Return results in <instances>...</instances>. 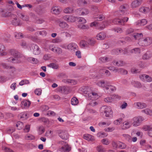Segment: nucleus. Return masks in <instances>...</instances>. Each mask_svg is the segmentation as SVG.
Returning a JSON list of instances; mask_svg holds the SVG:
<instances>
[{
  "instance_id": "obj_29",
  "label": "nucleus",
  "mask_w": 152,
  "mask_h": 152,
  "mask_svg": "<svg viewBox=\"0 0 152 152\" xmlns=\"http://www.w3.org/2000/svg\"><path fill=\"white\" fill-rule=\"evenodd\" d=\"M80 46L82 48H84L88 46V42L82 40L80 42Z\"/></svg>"
},
{
  "instance_id": "obj_10",
  "label": "nucleus",
  "mask_w": 152,
  "mask_h": 152,
  "mask_svg": "<svg viewBox=\"0 0 152 152\" xmlns=\"http://www.w3.org/2000/svg\"><path fill=\"white\" fill-rule=\"evenodd\" d=\"M142 129L145 131H148V134L149 136L152 137V127L150 126H144Z\"/></svg>"
},
{
  "instance_id": "obj_53",
  "label": "nucleus",
  "mask_w": 152,
  "mask_h": 152,
  "mask_svg": "<svg viewBox=\"0 0 152 152\" xmlns=\"http://www.w3.org/2000/svg\"><path fill=\"white\" fill-rule=\"evenodd\" d=\"M122 136L126 140L129 141L131 140V137L128 134H122Z\"/></svg>"
},
{
  "instance_id": "obj_37",
  "label": "nucleus",
  "mask_w": 152,
  "mask_h": 152,
  "mask_svg": "<svg viewBox=\"0 0 152 152\" xmlns=\"http://www.w3.org/2000/svg\"><path fill=\"white\" fill-rule=\"evenodd\" d=\"M29 81L27 80H24L21 81L19 83V84L20 86H23L26 84H28L29 83Z\"/></svg>"
},
{
  "instance_id": "obj_32",
  "label": "nucleus",
  "mask_w": 152,
  "mask_h": 152,
  "mask_svg": "<svg viewBox=\"0 0 152 152\" xmlns=\"http://www.w3.org/2000/svg\"><path fill=\"white\" fill-rule=\"evenodd\" d=\"M142 112L145 113L146 114L150 115H152V109L150 110L149 109H145L144 110H142Z\"/></svg>"
},
{
  "instance_id": "obj_42",
  "label": "nucleus",
  "mask_w": 152,
  "mask_h": 152,
  "mask_svg": "<svg viewBox=\"0 0 152 152\" xmlns=\"http://www.w3.org/2000/svg\"><path fill=\"white\" fill-rule=\"evenodd\" d=\"M48 66L55 69H57L58 67V65L53 63L50 64Z\"/></svg>"
},
{
  "instance_id": "obj_23",
  "label": "nucleus",
  "mask_w": 152,
  "mask_h": 152,
  "mask_svg": "<svg viewBox=\"0 0 152 152\" xmlns=\"http://www.w3.org/2000/svg\"><path fill=\"white\" fill-rule=\"evenodd\" d=\"M59 26L61 28L65 29H66L69 27L68 24L64 22H60L59 23Z\"/></svg>"
},
{
  "instance_id": "obj_31",
  "label": "nucleus",
  "mask_w": 152,
  "mask_h": 152,
  "mask_svg": "<svg viewBox=\"0 0 152 152\" xmlns=\"http://www.w3.org/2000/svg\"><path fill=\"white\" fill-rule=\"evenodd\" d=\"M71 104H77L79 103L78 99L76 97H73L71 100Z\"/></svg>"
},
{
  "instance_id": "obj_44",
  "label": "nucleus",
  "mask_w": 152,
  "mask_h": 152,
  "mask_svg": "<svg viewBox=\"0 0 152 152\" xmlns=\"http://www.w3.org/2000/svg\"><path fill=\"white\" fill-rule=\"evenodd\" d=\"M31 101L26 99L23 100L21 102V104H31Z\"/></svg>"
},
{
  "instance_id": "obj_11",
  "label": "nucleus",
  "mask_w": 152,
  "mask_h": 152,
  "mask_svg": "<svg viewBox=\"0 0 152 152\" xmlns=\"http://www.w3.org/2000/svg\"><path fill=\"white\" fill-rule=\"evenodd\" d=\"M0 12H3V16L5 17L13 16V15H14L13 14H12L8 10H3L2 9L0 8Z\"/></svg>"
},
{
  "instance_id": "obj_7",
  "label": "nucleus",
  "mask_w": 152,
  "mask_h": 152,
  "mask_svg": "<svg viewBox=\"0 0 152 152\" xmlns=\"http://www.w3.org/2000/svg\"><path fill=\"white\" fill-rule=\"evenodd\" d=\"M71 150V148L66 143L59 148V151L61 152H69Z\"/></svg>"
},
{
  "instance_id": "obj_62",
  "label": "nucleus",
  "mask_w": 152,
  "mask_h": 152,
  "mask_svg": "<svg viewBox=\"0 0 152 152\" xmlns=\"http://www.w3.org/2000/svg\"><path fill=\"white\" fill-rule=\"evenodd\" d=\"M66 88L65 86L61 87L60 88V91L64 93H66Z\"/></svg>"
},
{
  "instance_id": "obj_15",
  "label": "nucleus",
  "mask_w": 152,
  "mask_h": 152,
  "mask_svg": "<svg viewBox=\"0 0 152 152\" xmlns=\"http://www.w3.org/2000/svg\"><path fill=\"white\" fill-rule=\"evenodd\" d=\"M83 138L84 139L88 141H93L94 140V136L88 134H84L83 136Z\"/></svg>"
},
{
  "instance_id": "obj_12",
  "label": "nucleus",
  "mask_w": 152,
  "mask_h": 152,
  "mask_svg": "<svg viewBox=\"0 0 152 152\" xmlns=\"http://www.w3.org/2000/svg\"><path fill=\"white\" fill-rule=\"evenodd\" d=\"M59 135L62 139L66 140L68 138V133L66 131H61L60 133H59Z\"/></svg>"
},
{
  "instance_id": "obj_63",
  "label": "nucleus",
  "mask_w": 152,
  "mask_h": 152,
  "mask_svg": "<svg viewBox=\"0 0 152 152\" xmlns=\"http://www.w3.org/2000/svg\"><path fill=\"white\" fill-rule=\"evenodd\" d=\"M97 150L98 152H104L103 148L101 146H99L97 147Z\"/></svg>"
},
{
  "instance_id": "obj_43",
  "label": "nucleus",
  "mask_w": 152,
  "mask_h": 152,
  "mask_svg": "<svg viewBox=\"0 0 152 152\" xmlns=\"http://www.w3.org/2000/svg\"><path fill=\"white\" fill-rule=\"evenodd\" d=\"M106 89L107 90L109 89V91H110V90L112 91H113L114 90H116L115 86H107L106 87Z\"/></svg>"
},
{
  "instance_id": "obj_50",
  "label": "nucleus",
  "mask_w": 152,
  "mask_h": 152,
  "mask_svg": "<svg viewBox=\"0 0 152 152\" xmlns=\"http://www.w3.org/2000/svg\"><path fill=\"white\" fill-rule=\"evenodd\" d=\"M122 118L118 119L114 121V124L115 125H118L120 124V123L122 122Z\"/></svg>"
},
{
  "instance_id": "obj_28",
  "label": "nucleus",
  "mask_w": 152,
  "mask_h": 152,
  "mask_svg": "<svg viewBox=\"0 0 152 152\" xmlns=\"http://www.w3.org/2000/svg\"><path fill=\"white\" fill-rule=\"evenodd\" d=\"M35 138V137L33 135L28 134H27L25 137V139L27 140H34Z\"/></svg>"
},
{
  "instance_id": "obj_51",
  "label": "nucleus",
  "mask_w": 152,
  "mask_h": 152,
  "mask_svg": "<svg viewBox=\"0 0 152 152\" xmlns=\"http://www.w3.org/2000/svg\"><path fill=\"white\" fill-rule=\"evenodd\" d=\"M75 55L79 58H80L82 57L81 52L80 50H78L76 52Z\"/></svg>"
},
{
  "instance_id": "obj_19",
  "label": "nucleus",
  "mask_w": 152,
  "mask_h": 152,
  "mask_svg": "<svg viewBox=\"0 0 152 152\" xmlns=\"http://www.w3.org/2000/svg\"><path fill=\"white\" fill-rule=\"evenodd\" d=\"M56 47L53 44L48 45L46 46V49L48 50H50L53 52L54 51Z\"/></svg>"
},
{
  "instance_id": "obj_58",
  "label": "nucleus",
  "mask_w": 152,
  "mask_h": 152,
  "mask_svg": "<svg viewBox=\"0 0 152 152\" xmlns=\"http://www.w3.org/2000/svg\"><path fill=\"white\" fill-rule=\"evenodd\" d=\"M97 85L100 87H104V81H101L97 83Z\"/></svg>"
},
{
  "instance_id": "obj_2",
  "label": "nucleus",
  "mask_w": 152,
  "mask_h": 152,
  "mask_svg": "<svg viewBox=\"0 0 152 152\" xmlns=\"http://www.w3.org/2000/svg\"><path fill=\"white\" fill-rule=\"evenodd\" d=\"M143 118L141 116H139L134 117L133 118V122L132 124L133 126H137L140 125L141 122L144 121Z\"/></svg>"
},
{
  "instance_id": "obj_49",
  "label": "nucleus",
  "mask_w": 152,
  "mask_h": 152,
  "mask_svg": "<svg viewBox=\"0 0 152 152\" xmlns=\"http://www.w3.org/2000/svg\"><path fill=\"white\" fill-rule=\"evenodd\" d=\"M97 136L99 138L104 137V133L103 132H99L97 134Z\"/></svg>"
},
{
  "instance_id": "obj_20",
  "label": "nucleus",
  "mask_w": 152,
  "mask_h": 152,
  "mask_svg": "<svg viewBox=\"0 0 152 152\" xmlns=\"http://www.w3.org/2000/svg\"><path fill=\"white\" fill-rule=\"evenodd\" d=\"M74 11L73 7H67L64 10V13L67 14H70L72 13Z\"/></svg>"
},
{
  "instance_id": "obj_47",
  "label": "nucleus",
  "mask_w": 152,
  "mask_h": 152,
  "mask_svg": "<svg viewBox=\"0 0 152 152\" xmlns=\"http://www.w3.org/2000/svg\"><path fill=\"white\" fill-rule=\"evenodd\" d=\"M23 34L21 33H15V37L17 39H20L23 37Z\"/></svg>"
},
{
  "instance_id": "obj_57",
  "label": "nucleus",
  "mask_w": 152,
  "mask_h": 152,
  "mask_svg": "<svg viewBox=\"0 0 152 152\" xmlns=\"http://www.w3.org/2000/svg\"><path fill=\"white\" fill-rule=\"evenodd\" d=\"M146 107V105H136L135 107L138 109H142Z\"/></svg>"
},
{
  "instance_id": "obj_40",
  "label": "nucleus",
  "mask_w": 152,
  "mask_h": 152,
  "mask_svg": "<svg viewBox=\"0 0 152 152\" xmlns=\"http://www.w3.org/2000/svg\"><path fill=\"white\" fill-rule=\"evenodd\" d=\"M62 41V39L60 37H58L54 39L53 42L54 43H58L61 42Z\"/></svg>"
},
{
  "instance_id": "obj_18",
  "label": "nucleus",
  "mask_w": 152,
  "mask_h": 152,
  "mask_svg": "<svg viewBox=\"0 0 152 152\" xmlns=\"http://www.w3.org/2000/svg\"><path fill=\"white\" fill-rule=\"evenodd\" d=\"M90 26L91 27L95 26L97 28L101 30L103 29L104 28L103 27L99 26V25L98 23L96 21H94L91 23Z\"/></svg>"
},
{
  "instance_id": "obj_24",
  "label": "nucleus",
  "mask_w": 152,
  "mask_h": 152,
  "mask_svg": "<svg viewBox=\"0 0 152 152\" xmlns=\"http://www.w3.org/2000/svg\"><path fill=\"white\" fill-rule=\"evenodd\" d=\"M35 11L39 15H42L45 13V11L41 9L40 7H37L35 10Z\"/></svg>"
},
{
  "instance_id": "obj_17",
  "label": "nucleus",
  "mask_w": 152,
  "mask_h": 152,
  "mask_svg": "<svg viewBox=\"0 0 152 152\" xmlns=\"http://www.w3.org/2000/svg\"><path fill=\"white\" fill-rule=\"evenodd\" d=\"M5 50L4 46L0 44V56H3L7 54V53L5 52Z\"/></svg>"
},
{
  "instance_id": "obj_61",
  "label": "nucleus",
  "mask_w": 152,
  "mask_h": 152,
  "mask_svg": "<svg viewBox=\"0 0 152 152\" xmlns=\"http://www.w3.org/2000/svg\"><path fill=\"white\" fill-rule=\"evenodd\" d=\"M42 107V111L47 110L49 109V107L48 105H43Z\"/></svg>"
},
{
  "instance_id": "obj_13",
  "label": "nucleus",
  "mask_w": 152,
  "mask_h": 152,
  "mask_svg": "<svg viewBox=\"0 0 152 152\" xmlns=\"http://www.w3.org/2000/svg\"><path fill=\"white\" fill-rule=\"evenodd\" d=\"M131 125V123L129 121H124L121 125V128L123 129H126L129 128Z\"/></svg>"
},
{
  "instance_id": "obj_5",
  "label": "nucleus",
  "mask_w": 152,
  "mask_h": 152,
  "mask_svg": "<svg viewBox=\"0 0 152 152\" xmlns=\"http://www.w3.org/2000/svg\"><path fill=\"white\" fill-rule=\"evenodd\" d=\"M105 116L107 117V119L112 118L113 115V112L110 107H108L105 108Z\"/></svg>"
},
{
  "instance_id": "obj_41",
  "label": "nucleus",
  "mask_w": 152,
  "mask_h": 152,
  "mask_svg": "<svg viewBox=\"0 0 152 152\" xmlns=\"http://www.w3.org/2000/svg\"><path fill=\"white\" fill-rule=\"evenodd\" d=\"M30 128V126L29 125H26L25 128L23 129V130L25 132L27 133L29 132Z\"/></svg>"
},
{
  "instance_id": "obj_45",
  "label": "nucleus",
  "mask_w": 152,
  "mask_h": 152,
  "mask_svg": "<svg viewBox=\"0 0 152 152\" xmlns=\"http://www.w3.org/2000/svg\"><path fill=\"white\" fill-rule=\"evenodd\" d=\"M34 93L37 95H40L41 94L42 90L40 88L37 89L35 90Z\"/></svg>"
},
{
  "instance_id": "obj_64",
  "label": "nucleus",
  "mask_w": 152,
  "mask_h": 152,
  "mask_svg": "<svg viewBox=\"0 0 152 152\" xmlns=\"http://www.w3.org/2000/svg\"><path fill=\"white\" fill-rule=\"evenodd\" d=\"M47 115H52L54 116L56 115V113L53 111H48Z\"/></svg>"
},
{
  "instance_id": "obj_55",
  "label": "nucleus",
  "mask_w": 152,
  "mask_h": 152,
  "mask_svg": "<svg viewBox=\"0 0 152 152\" xmlns=\"http://www.w3.org/2000/svg\"><path fill=\"white\" fill-rule=\"evenodd\" d=\"M39 33L40 35H42V36H45L47 34V32L45 30L37 32V34H38Z\"/></svg>"
},
{
  "instance_id": "obj_33",
  "label": "nucleus",
  "mask_w": 152,
  "mask_h": 152,
  "mask_svg": "<svg viewBox=\"0 0 152 152\" xmlns=\"http://www.w3.org/2000/svg\"><path fill=\"white\" fill-rule=\"evenodd\" d=\"M76 19L78 20V22L79 23L82 24L85 23L86 22V20L83 18L76 17Z\"/></svg>"
},
{
  "instance_id": "obj_46",
  "label": "nucleus",
  "mask_w": 152,
  "mask_h": 152,
  "mask_svg": "<svg viewBox=\"0 0 152 152\" xmlns=\"http://www.w3.org/2000/svg\"><path fill=\"white\" fill-rule=\"evenodd\" d=\"M10 36L8 35V36H6L5 35L4 36L3 39L4 42H10Z\"/></svg>"
},
{
  "instance_id": "obj_8",
  "label": "nucleus",
  "mask_w": 152,
  "mask_h": 152,
  "mask_svg": "<svg viewBox=\"0 0 152 152\" xmlns=\"http://www.w3.org/2000/svg\"><path fill=\"white\" fill-rule=\"evenodd\" d=\"M61 12L60 8L56 6H53L52 7L50 10V12L56 15L59 14Z\"/></svg>"
},
{
  "instance_id": "obj_60",
  "label": "nucleus",
  "mask_w": 152,
  "mask_h": 152,
  "mask_svg": "<svg viewBox=\"0 0 152 152\" xmlns=\"http://www.w3.org/2000/svg\"><path fill=\"white\" fill-rule=\"evenodd\" d=\"M95 41L93 39H90L88 40V45H93L95 43Z\"/></svg>"
},
{
  "instance_id": "obj_56",
  "label": "nucleus",
  "mask_w": 152,
  "mask_h": 152,
  "mask_svg": "<svg viewBox=\"0 0 152 152\" xmlns=\"http://www.w3.org/2000/svg\"><path fill=\"white\" fill-rule=\"evenodd\" d=\"M118 142H119V141L113 142L112 143L113 146L115 148H118Z\"/></svg>"
},
{
  "instance_id": "obj_26",
  "label": "nucleus",
  "mask_w": 152,
  "mask_h": 152,
  "mask_svg": "<svg viewBox=\"0 0 152 152\" xmlns=\"http://www.w3.org/2000/svg\"><path fill=\"white\" fill-rule=\"evenodd\" d=\"M27 60L28 61L31 63L37 64L38 62V61L37 59L31 57L28 58Z\"/></svg>"
},
{
  "instance_id": "obj_34",
  "label": "nucleus",
  "mask_w": 152,
  "mask_h": 152,
  "mask_svg": "<svg viewBox=\"0 0 152 152\" xmlns=\"http://www.w3.org/2000/svg\"><path fill=\"white\" fill-rule=\"evenodd\" d=\"M54 53L58 54H61L62 53V50L61 48L56 47L54 50Z\"/></svg>"
},
{
  "instance_id": "obj_22",
  "label": "nucleus",
  "mask_w": 152,
  "mask_h": 152,
  "mask_svg": "<svg viewBox=\"0 0 152 152\" xmlns=\"http://www.w3.org/2000/svg\"><path fill=\"white\" fill-rule=\"evenodd\" d=\"M104 33L102 32L99 33L97 34L96 38L98 40H101L104 39Z\"/></svg>"
},
{
  "instance_id": "obj_25",
  "label": "nucleus",
  "mask_w": 152,
  "mask_h": 152,
  "mask_svg": "<svg viewBox=\"0 0 152 152\" xmlns=\"http://www.w3.org/2000/svg\"><path fill=\"white\" fill-rule=\"evenodd\" d=\"M19 17L23 20L27 21L29 20V18L27 15L23 14H20L19 15Z\"/></svg>"
},
{
  "instance_id": "obj_27",
  "label": "nucleus",
  "mask_w": 152,
  "mask_h": 152,
  "mask_svg": "<svg viewBox=\"0 0 152 152\" xmlns=\"http://www.w3.org/2000/svg\"><path fill=\"white\" fill-rule=\"evenodd\" d=\"M19 117L23 120L26 119L28 118L27 114L25 112L19 114Z\"/></svg>"
},
{
  "instance_id": "obj_21",
  "label": "nucleus",
  "mask_w": 152,
  "mask_h": 152,
  "mask_svg": "<svg viewBox=\"0 0 152 152\" xmlns=\"http://www.w3.org/2000/svg\"><path fill=\"white\" fill-rule=\"evenodd\" d=\"M141 3V1L136 0L133 1L131 4L132 7L134 8H136L138 7Z\"/></svg>"
},
{
  "instance_id": "obj_9",
  "label": "nucleus",
  "mask_w": 152,
  "mask_h": 152,
  "mask_svg": "<svg viewBox=\"0 0 152 152\" xmlns=\"http://www.w3.org/2000/svg\"><path fill=\"white\" fill-rule=\"evenodd\" d=\"M67 49L71 50H78V47L77 44L75 43L72 42L70 43L67 46Z\"/></svg>"
},
{
  "instance_id": "obj_6",
  "label": "nucleus",
  "mask_w": 152,
  "mask_h": 152,
  "mask_svg": "<svg viewBox=\"0 0 152 152\" xmlns=\"http://www.w3.org/2000/svg\"><path fill=\"white\" fill-rule=\"evenodd\" d=\"M63 18L68 22H74L76 20V17L72 15H66L63 17Z\"/></svg>"
},
{
  "instance_id": "obj_38",
  "label": "nucleus",
  "mask_w": 152,
  "mask_h": 152,
  "mask_svg": "<svg viewBox=\"0 0 152 152\" xmlns=\"http://www.w3.org/2000/svg\"><path fill=\"white\" fill-rule=\"evenodd\" d=\"M118 143H119L118 148L123 149L125 148L126 147V145L124 143L119 141Z\"/></svg>"
},
{
  "instance_id": "obj_1",
  "label": "nucleus",
  "mask_w": 152,
  "mask_h": 152,
  "mask_svg": "<svg viewBox=\"0 0 152 152\" xmlns=\"http://www.w3.org/2000/svg\"><path fill=\"white\" fill-rule=\"evenodd\" d=\"M10 53L12 55L14 56L15 57H11L8 59V61L13 63H20L21 61L18 60V58H24L25 57L24 56L20 53L18 51L14 50H10Z\"/></svg>"
},
{
  "instance_id": "obj_54",
  "label": "nucleus",
  "mask_w": 152,
  "mask_h": 152,
  "mask_svg": "<svg viewBox=\"0 0 152 152\" xmlns=\"http://www.w3.org/2000/svg\"><path fill=\"white\" fill-rule=\"evenodd\" d=\"M141 36H142V33H136V34L134 35V37L135 39H139Z\"/></svg>"
},
{
  "instance_id": "obj_3",
  "label": "nucleus",
  "mask_w": 152,
  "mask_h": 152,
  "mask_svg": "<svg viewBox=\"0 0 152 152\" xmlns=\"http://www.w3.org/2000/svg\"><path fill=\"white\" fill-rule=\"evenodd\" d=\"M31 50L35 55H39L41 52V50L39 46L35 44H33L31 45Z\"/></svg>"
},
{
  "instance_id": "obj_48",
  "label": "nucleus",
  "mask_w": 152,
  "mask_h": 152,
  "mask_svg": "<svg viewBox=\"0 0 152 152\" xmlns=\"http://www.w3.org/2000/svg\"><path fill=\"white\" fill-rule=\"evenodd\" d=\"M45 129L43 126H40L39 128V133L40 134H41L45 132Z\"/></svg>"
},
{
  "instance_id": "obj_52",
  "label": "nucleus",
  "mask_w": 152,
  "mask_h": 152,
  "mask_svg": "<svg viewBox=\"0 0 152 152\" xmlns=\"http://www.w3.org/2000/svg\"><path fill=\"white\" fill-rule=\"evenodd\" d=\"M136 21V20L132 16H130L129 18V21L131 24L134 23Z\"/></svg>"
},
{
  "instance_id": "obj_14",
  "label": "nucleus",
  "mask_w": 152,
  "mask_h": 152,
  "mask_svg": "<svg viewBox=\"0 0 152 152\" xmlns=\"http://www.w3.org/2000/svg\"><path fill=\"white\" fill-rule=\"evenodd\" d=\"M13 16L14 18L12 21V24L13 25L15 26L18 25L20 22V19L18 18H17L15 15H13Z\"/></svg>"
},
{
  "instance_id": "obj_59",
  "label": "nucleus",
  "mask_w": 152,
  "mask_h": 152,
  "mask_svg": "<svg viewBox=\"0 0 152 152\" xmlns=\"http://www.w3.org/2000/svg\"><path fill=\"white\" fill-rule=\"evenodd\" d=\"M78 27L79 28L83 29H86L87 28V26L84 24L78 25Z\"/></svg>"
},
{
  "instance_id": "obj_36",
  "label": "nucleus",
  "mask_w": 152,
  "mask_h": 152,
  "mask_svg": "<svg viewBox=\"0 0 152 152\" xmlns=\"http://www.w3.org/2000/svg\"><path fill=\"white\" fill-rule=\"evenodd\" d=\"M96 19V20L98 21H101L104 18V16L103 15H97L95 18Z\"/></svg>"
},
{
  "instance_id": "obj_4",
  "label": "nucleus",
  "mask_w": 152,
  "mask_h": 152,
  "mask_svg": "<svg viewBox=\"0 0 152 152\" xmlns=\"http://www.w3.org/2000/svg\"><path fill=\"white\" fill-rule=\"evenodd\" d=\"M89 11L88 9L85 8L78 9L77 10V14L80 16H84L88 14Z\"/></svg>"
},
{
  "instance_id": "obj_30",
  "label": "nucleus",
  "mask_w": 152,
  "mask_h": 152,
  "mask_svg": "<svg viewBox=\"0 0 152 152\" xmlns=\"http://www.w3.org/2000/svg\"><path fill=\"white\" fill-rule=\"evenodd\" d=\"M16 126L18 129L20 130L24 127L23 124L20 121L18 122L16 124Z\"/></svg>"
},
{
  "instance_id": "obj_39",
  "label": "nucleus",
  "mask_w": 152,
  "mask_h": 152,
  "mask_svg": "<svg viewBox=\"0 0 152 152\" xmlns=\"http://www.w3.org/2000/svg\"><path fill=\"white\" fill-rule=\"evenodd\" d=\"M15 131V129L13 127H10L8 128L7 129V132L8 134H11Z\"/></svg>"
},
{
  "instance_id": "obj_16",
  "label": "nucleus",
  "mask_w": 152,
  "mask_h": 152,
  "mask_svg": "<svg viewBox=\"0 0 152 152\" xmlns=\"http://www.w3.org/2000/svg\"><path fill=\"white\" fill-rule=\"evenodd\" d=\"M88 96L90 99H97L98 98V94L96 92H92L88 94Z\"/></svg>"
},
{
  "instance_id": "obj_35",
  "label": "nucleus",
  "mask_w": 152,
  "mask_h": 152,
  "mask_svg": "<svg viewBox=\"0 0 152 152\" xmlns=\"http://www.w3.org/2000/svg\"><path fill=\"white\" fill-rule=\"evenodd\" d=\"M66 82L72 85H74L77 84V82L75 80L72 79H67Z\"/></svg>"
}]
</instances>
